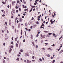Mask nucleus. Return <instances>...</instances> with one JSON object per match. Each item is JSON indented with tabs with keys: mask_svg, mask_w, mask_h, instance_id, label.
<instances>
[{
	"mask_svg": "<svg viewBox=\"0 0 63 63\" xmlns=\"http://www.w3.org/2000/svg\"><path fill=\"white\" fill-rule=\"evenodd\" d=\"M62 37H63V35H62V36H61V37H60L59 38V40H60L61 39V38H62Z\"/></svg>",
	"mask_w": 63,
	"mask_h": 63,
	"instance_id": "nucleus-14",
	"label": "nucleus"
},
{
	"mask_svg": "<svg viewBox=\"0 0 63 63\" xmlns=\"http://www.w3.org/2000/svg\"><path fill=\"white\" fill-rule=\"evenodd\" d=\"M52 46H55V45H54V44H53V45H52Z\"/></svg>",
	"mask_w": 63,
	"mask_h": 63,
	"instance_id": "nucleus-64",
	"label": "nucleus"
},
{
	"mask_svg": "<svg viewBox=\"0 0 63 63\" xmlns=\"http://www.w3.org/2000/svg\"><path fill=\"white\" fill-rule=\"evenodd\" d=\"M11 44H12V45H13V44H14V43L12 41L11 42Z\"/></svg>",
	"mask_w": 63,
	"mask_h": 63,
	"instance_id": "nucleus-22",
	"label": "nucleus"
},
{
	"mask_svg": "<svg viewBox=\"0 0 63 63\" xmlns=\"http://www.w3.org/2000/svg\"><path fill=\"white\" fill-rule=\"evenodd\" d=\"M9 5H8V6H7V7L8 8H9Z\"/></svg>",
	"mask_w": 63,
	"mask_h": 63,
	"instance_id": "nucleus-41",
	"label": "nucleus"
},
{
	"mask_svg": "<svg viewBox=\"0 0 63 63\" xmlns=\"http://www.w3.org/2000/svg\"><path fill=\"white\" fill-rule=\"evenodd\" d=\"M19 58H17V59H16V60H17V61H19Z\"/></svg>",
	"mask_w": 63,
	"mask_h": 63,
	"instance_id": "nucleus-11",
	"label": "nucleus"
},
{
	"mask_svg": "<svg viewBox=\"0 0 63 63\" xmlns=\"http://www.w3.org/2000/svg\"><path fill=\"white\" fill-rule=\"evenodd\" d=\"M14 39V37H12V40H13V39Z\"/></svg>",
	"mask_w": 63,
	"mask_h": 63,
	"instance_id": "nucleus-57",
	"label": "nucleus"
},
{
	"mask_svg": "<svg viewBox=\"0 0 63 63\" xmlns=\"http://www.w3.org/2000/svg\"><path fill=\"white\" fill-rule=\"evenodd\" d=\"M37 17L38 18H39V19H40V16H37Z\"/></svg>",
	"mask_w": 63,
	"mask_h": 63,
	"instance_id": "nucleus-16",
	"label": "nucleus"
},
{
	"mask_svg": "<svg viewBox=\"0 0 63 63\" xmlns=\"http://www.w3.org/2000/svg\"><path fill=\"white\" fill-rule=\"evenodd\" d=\"M3 46H5V45H6V44L5 43H3Z\"/></svg>",
	"mask_w": 63,
	"mask_h": 63,
	"instance_id": "nucleus-34",
	"label": "nucleus"
},
{
	"mask_svg": "<svg viewBox=\"0 0 63 63\" xmlns=\"http://www.w3.org/2000/svg\"><path fill=\"white\" fill-rule=\"evenodd\" d=\"M51 34H52V33H51V32H49V33H48L49 35H51Z\"/></svg>",
	"mask_w": 63,
	"mask_h": 63,
	"instance_id": "nucleus-15",
	"label": "nucleus"
},
{
	"mask_svg": "<svg viewBox=\"0 0 63 63\" xmlns=\"http://www.w3.org/2000/svg\"><path fill=\"white\" fill-rule=\"evenodd\" d=\"M34 57H35L34 56H33L32 57V58H33V59L34 58Z\"/></svg>",
	"mask_w": 63,
	"mask_h": 63,
	"instance_id": "nucleus-35",
	"label": "nucleus"
},
{
	"mask_svg": "<svg viewBox=\"0 0 63 63\" xmlns=\"http://www.w3.org/2000/svg\"><path fill=\"white\" fill-rule=\"evenodd\" d=\"M39 36V34H37L36 35V37H38Z\"/></svg>",
	"mask_w": 63,
	"mask_h": 63,
	"instance_id": "nucleus-47",
	"label": "nucleus"
},
{
	"mask_svg": "<svg viewBox=\"0 0 63 63\" xmlns=\"http://www.w3.org/2000/svg\"><path fill=\"white\" fill-rule=\"evenodd\" d=\"M18 44H16V47H18Z\"/></svg>",
	"mask_w": 63,
	"mask_h": 63,
	"instance_id": "nucleus-10",
	"label": "nucleus"
},
{
	"mask_svg": "<svg viewBox=\"0 0 63 63\" xmlns=\"http://www.w3.org/2000/svg\"><path fill=\"white\" fill-rule=\"evenodd\" d=\"M24 62H26V60H24Z\"/></svg>",
	"mask_w": 63,
	"mask_h": 63,
	"instance_id": "nucleus-62",
	"label": "nucleus"
},
{
	"mask_svg": "<svg viewBox=\"0 0 63 63\" xmlns=\"http://www.w3.org/2000/svg\"><path fill=\"white\" fill-rule=\"evenodd\" d=\"M20 51L21 52H23V50H22V49H21L20 50Z\"/></svg>",
	"mask_w": 63,
	"mask_h": 63,
	"instance_id": "nucleus-19",
	"label": "nucleus"
},
{
	"mask_svg": "<svg viewBox=\"0 0 63 63\" xmlns=\"http://www.w3.org/2000/svg\"><path fill=\"white\" fill-rule=\"evenodd\" d=\"M52 17H54V15H53V14H52Z\"/></svg>",
	"mask_w": 63,
	"mask_h": 63,
	"instance_id": "nucleus-53",
	"label": "nucleus"
},
{
	"mask_svg": "<svg viewBox=\"0 0 63 63\" xmlns=\"http://www.w3.org/2000/svg\"><path fill=\"white\" fill-rule=\"evenodd\" d=\"M16 13H18V10H17L16 11Z\"/></svg>",
	"mask_w": 63,
	"mask_h": 63,
	"instance_id": "nucleus-28",
	"label": "nucleus"
},
{
	"mask_svg": "<svg viewBox=\"0 0 63 63\" xmlns=\"http://www.w3.org/2000/svg\"><path fill=\"white\" fill-rule=\"evenodd\" d=\"M36 47H37V48L38 47V45H36Z\"/></svg>",
	"mask_w": 63,
	"mask_h": 63,
	"instance_id": "nucleus-61",
	"label": "nucleus"
},
{
	"mask_svg": "<svg viewBox=\"0 0 63 63\" xmlns=\"http://www.w3.org/2000/svg\"><path fill=\"white\" fill-rule=\"evenodd\" d=\"M35 6H34V5L32 6V8H35Z\"/></svg>",
	"mask_w": 63,
	"mask_h": 63,
	"instance_id": "nucleus-17",
	"label": "nucleus"
},
{
	"mask_svg": "<svg viewBox=\"0 0 63 63\" xmlns=\"http://www.w3.org/2000/svg\"><path fill=\"white\" fill-rule=\"evenodd\" d=\"M28 31H29V32H30V31H31V30H30V29H29Z\"/></svg>",
	"mask_w": 63,
	"mask_h": 63,
	"instance_id": "nucleus-40",
	"label": "nucleus"
},
{
	"mask_svg": "<svg viewBox=\"0 0 63 63\" xmlns=\"http://www.w3.org/2000/svg\"><path fill=\"white\" fill-rule=\"evenodd\" d=\"M32 11V8H31V10H30V12H29V13H31V12Z\"/></svg>",
	"mask_w": 63,
	"mask_h": 63,
	"instance_id": "nucleus-25",
	"label": "nucleus"
},
{
	"mask_svg": "<svg viewBox=\"0 0 63 63\" xmlns=\"http://www.w3.org/2000/svg\"><path fill=\"white\" fill-rule=\"evenodd\" d=\"M23 16H25V15H26V14H25V13L23 14Z\"/></svg>",
	"mask_w": 63,
	"mask_h": 63,
	"instance_id": "nucleus-50",
	"label": "nucleus"
},
{
	"mask_svg": "<svg viewBox=\"0 0 63 63\" xmlns=\"http://www.w3.org/2000/svg\"><path fill=\"white\" fill-rule=\"evenodd\" d=\"M42 25L43 27V26H44V22H43V23Z\"/></svg>",
	"mask_w": 63,
	"mask_h": 63,
	"instance_id": "nucleus-23",
	"label": "nucleus"
},
{
	"mask_svg": "<svg viewBox=\"0 0 63 63\" xmlns=\"http://www.w3.org/2000/svg\"><path fill=\"white\" fill-rule=\"evenodd\" d=\"M3 62L4 63H5V60H4V61H3Z\"/></svg>",
	"mask_w": 63,
	"mask_h": 63,
	"instance_id": "nucleus-60",
	"label": "nucleus"
},
{
	"mask_svg": "<svg viewBox=\"0 0 63 63\" xmlns=\"http://www.w3.org/2000/svg\"><path fill=\"white\" fill-rule=\"evenodd\" d=\"M35 60H32V62H35Z\"/></svg>",
	"mask_w": 63,
	"mask_h": 63,
	"instance_id": "nucleus-49",
	"label": "nucleus"
},
{
	"mask_svg": "<svg viewBox=\"0 0 63 63\" xmlns=\"http://www.w3.org/2000/svg\"><path fill=\"white\" fill-rule=\"evenodd\" d=\"M40 28H43V29H44V27H43H43H42V25H41V27H40Z\"/></svg>",
	"mask_w": 63,
	"mask_h": 63,
	"instance_id": "nucleus-21",
	"label": "nucleus"
},
{
	"mask_svg": "<svg viewBox=\"0 0 63 63\" xmlns=\"http://www.w3.org/2000/svg\"><path fill=\"white\" fill-rule=\"evenodd\" d=\"M16 9H17V8H18V7L17 6H16Z\"/></svg>",
	"mask_w": 63,
	"mask_h": 63,
	"instance_id": "nucleus-46",
	"label": "nucleus"
},
{
	"mask_svg": "<svg viewBox=\"0 0 63 63\" xmlns=\"http://www.w3.org/2000/svg\"><path fill=\"white\" fill-rule=\"evenodd\" d=\"M9 23H11V20H9Z\"/></svg>",
	"mask_w": 63,
	"mask_h": 63,
	"instance_id": "nucleus-58",
	"label": "nucleus"
},
{
	"mask_svg": "<svg viewBox=\"0 0 63 63\" xmlns=\"http://www.w3.org/2000/svg\"><path fill=\"white\" fill-rule=\"evenodd\" d=\"M17 3H19V0H17Z\"/></svg>",
	"mask_w": 63,
	"mask_h": 63,
	"instance_id": "nucleus-33",
	"label": "nucleus"
},
{
	"mask_svg": "<svg viewBox=\"0 0 63 63\" xmlns=\"http://www.w3.org/2000/svg\"><path fill=\"white\" fill-rule=\"evenodd\" d=\"M51 59H52V58H53V57H51Z\"/></svg>",
	"mask_w": 63,
	"mask_h": 63,
	"instance_id": "nucleus-51",
	"label": "nucleus"
},
{
	"mask_svg": "<svg viewBox=\"0 0 63 63\" xmlns=\"http://www.w3.org/2000/svg\"><path fill=\"white\" fill-rule=\"evenodd\" d=\"M25 29L26 30V31H28V29H27V28H25Z\"/></svg>",
	"mask_w": 63,
	"mask_h": 63,
	"instance_id": "nucleus-27",
	"label": "nucleus"
},
{
	"mask_svg": "<svg viewBox=\"0 0 63 63\" xmlns=\"http://www.w3.org/2000/svg\"><path fill=\"white\" fill-rule=\"evenodd\" d=\"M13 47H14V46H11V48H13Z\"/></svg>",
	"mask_w": 63,
	"mask_h": 63,
	"instance_id": "nucleus-18",
	"label": "nucleus"
},
{
	"mask_svg": "<svg viewBox=\"0 0 63 63\" xmlns=\"http://www.w3.org/2000/svg\"><path fill=\"white\" fill-rule=\"evenodd\" d=\"M38 20H40V19H39V18H38V19H37Z\"/></svg>",
	"mask_w": 63,
	"mask_h": 63,
	"instance_id": "nucleus-54",
	"label": "nucleus"
},
{
	"mask_svg": "<svg viewBox=\"0 0 63 63\" xmlns=\"http://www.w3.org/2000/svg\"><path fill=\"white\" fill-rule=\"evenodd\" d=\"M21 35H22V30H21Z\"/></svg>",
	"mask_w": 63,
	"mask_h": 63,
	"instance_id": "nucleus-9",
	"label": "nucleus"
},
{
	"mask_svg": "<svg viewBox=\"0 0 63 63\" xmlns=\"http://www.w3.org/2000/svg\"><path fill=\"white\" fill-rule=\"evenodd\" d=\"M12 11L14 14H15V9H13Z\"/></svg>",
	"mask_w": 63,
	"mask_h": 63,
	"instance_id": "nucleus-6",
	"label": "nucleus"
},
{
	"mask_svg": "<svg viewBox=\"0 0 63 63\" xmlns=\"http://www.w3.org/2000/svg\"><path fill=\"white\" fill-rule=\"evenodd\" d=\"M20 23H19L18 24V28H19V27H20Z\"/></svg>",
	"mask_w": 63,
	"mask_h": 63,
	"instance_id": "nucleus-7",
	"label": "nucleus"
},
{
	"mask_svg": "<svg viewBox=\"0 0 63 63\" xmlns=\"http://www.w3.org/2000/svg\"><path fill=\"white\" fill-rule=\"evenodd\" d=\"M18 16H20V15L18 14Z\"/></svg>",
	"mask_w": 63,
	"mask_h": 63,
	"instance_id": "nucleus-63",
	"label": "nucleus"
},
{
	"mask_svg": "<svg viewBox=\"0 0 63 63\" xmlns=\"http://www.w3.org/2000/svg\"><path fill=\"white\" fill-rule=\"evenodd\" d=\"M27 60V63H31V61H29V60Z\"/></svg>",
	"mask_w": 63,
	"mask_h": 63,
	"instance_id": "nucleus-3",
	"label": "nucleus"
},
{
	"mask_svg": "<svg viewBox=\"0 0 63 63\" xmlns=\"http://www.w3.org/2000/svg\"><path fill=\"white\" fill-rule=\"evenodd\" d=\"M4 59H6V57H4Z\"/></svg>",
	"mask_w": 63,
	"mask_h": 63,
	"instance_id": "nucleus-55",
	"label": "nucleus"
},
{
	"mask_svg": "<svg viewBox=\"0 0 63 63\" xmlns=\"http://www.w3.org/2000/svg\"><path fill=\"white\" fill-rule=\"evenodd\" d=\"M42 49H44V50H45V47H42Z\"/></svg>",
	"mask_w": 63,
	"mask_h": 63,
	"instance_id": "nucleus-12",
	"label": "nucleus"
},
{
	"mask_svg": "<svg viewBox=\"0 0 63 63\" xmlns=\"http://www.w3.org/2000/svg\"><path fill=\"white\" fill-rule=\"evenodd\" d=\"M41 20L42 21H44V19H41Z\"/></svg>",
	"mask_w": 63,
	"mask_h": 63,
	"instance_id": "nucleus-52",
	"label": "nucleus"
},
{
	"mask_svg": "<svg viewBox=\"0 0 63 63\" xmlns=\"http://www.w3.org/2000/svg\"><path fill=\"white\" fill-rule=\"evenodd\" d=\"M17 56H18V57H19V56H20V55H19V54H18Z\"/></svg>",
	"mask_w": 63,
	"mask_h": 63,
	"instance_id": "nucleus-30",
	"label": "nucleus"
},
{
	"mask_svg": "<svg viewBox=\"0 0 63 63\" xmlns=\"http://www.w3.org/2000/svg\"><path fill=\"white\" fill-rule=\"evenodd\" d=\"M22 18H24V16H22Z\"/></svg>",
	"mask_w": 63,
	"mask_h": 63,
	"instance_id": "nucleus-36",
	"label": "nucleus"
},
{
	"mask_svg": "<svg viewBox=\"0 0 63 63\" xmlns=\"http://www.w3.org/2000/svg\"><path fill=\"white\" fill-rule=\"evenodd\" d=\"M42 59L43 60H44L45 59H44V57H42Z\"/></svg>",
	"mask_w": 63,
	"mask_h": 63,
	"instance_id": "nucleus-37",
	"label": "nucleus"
},
{
	"mask_svg": "<svg viewBox=\"0 0 63 63\" xmlns=\"http://www.w3.org/2000/svg\"><path fill=\"white\" fill-rule=\"evenodd\" d=\"M39 60L40 61H42V60L41 59H39Z\"/></svg>",
	"mask_w": 63,
	"mask_h": 63,
	"instance_id": "nucleus-29",
	"label": "nucleus"
},
{
	"mask_svg": "<svg viewBox=\"0 0 63 63\" xmlns=\"http://www.w3.org/2000/svg\"><path fill=\"white\" fill-rule=\"evenodd\" d=\"M2 3H3V4H5V2H4V1L2 2Z\"/></svg>",
	"mask_w": 63,
	"mask_h": 63,
	"instance_id": "nucleus-38",
	"label": "nucleus"
},
{
	"mask_svg": "<svg viewBox=\"0 0 63 63\" xmlns=\"http://www.w3.org/2000/svg\"><path fill=\"white\" fill-rule=\"evenodd\" d=\"M19 21L20 22H22V19L21 18H19L18 19Z\"/></svg>",
	"mask_w": 63,
	"mask_h": 63,
	"instance_id": "nucleus-1",
	"label": "nucleus"
},
{
	"mask_svg": "<svg viewBox=\"0 0 63 63\" xmlns=\"http://www.w3.org/2000/svg\"><path fill=\"white\" fill-rule=\"evenodd\" d=\"M36 23L37 24H39V22H37Z\"/></svg>",
	"mask_w": 63,
	"mask_h": 63,
	"instance_id": "nucleus-44",
	"label": "nucleus"
},
{
	"mask_svg": "<svg viewBox=\"0 0 63 63\" xmlns=\"http://www.w3.org/2000/svg\"><path fill=\"white\" fill-rule=\"evenodd\" d=\"M25 39H24L23 40V42H25Z\"/></svg>",
	"mask_w": 63,
	"mask_h": 63,
	"instance_id": "nucleus-48",
	"label": "nucleus"
},
{
	"mask_svg": "<svg viewBox=\"0 0 63 63\" xmlns=\"http://www.w3.org/2000/svg\"><path fill=\"white\" fill-rule=\"evenodd\" d=\"M7 33H9V31H8V30H7Z\"/></svg>",
	"mask_w": 63,
	"mask_h": 63,
	"instance_id": "nucleus-42",
	"label": "nucleus"
},
{
	"mask_svg": "<svg viewBox=\"0 0 63 63\" xmlns=\"http://www.w3.org/2000/svg\"><path fill=\"white\" fill-rule=\"evenodd\" d=\"M1 31H2V33H4V31H3V30H2Z\"/></svg>",
	"mask_w": 63,
	"mask_h": 63,
	"instance_id": "nucleus-43",
	"label": "nucleus"
},
{
	"mask_svg": "<svg viewBox=\"0 0 63 63\" xmlns=\"http://www.w3.org/2000/svg\"><path fill=\"white\" fill-rule=\"evenodd\" d=\"M52 63H54V62H55V60H53L52 62Z\"/></svg>",
	"mask_w": 63,
	"mask_h": 63,
	"instance_id": "nucleus-8",
	"label": "nucleus"
},
{
	"mask_svg": "<svg viewBox=\"0 0 63 63\" xmlns=\"http://www.w3.org/2000/svg\"><path fill=\"white\" fill-rule=\"evenodd\" d=\"M32 44H33V46H35V44H34V42H32Z\"/></svg>",
	"mask_w": 63,
	"mask_h": 63,
	"instance_id": "nucleus-24",
	"label": "nucleus"
},
{
	"mask_svg": "<svg viewBox=\"0 0 63 63\" xmlns=\"http://www.w3.org/2000/svg\"><path fill=\"white\" fill-rule=\"evenodd\" d=\"M45 44L46 45H48V43H45Z\"/></svg>",
	"mask_w": 63,
	"mask_h": 63,
	"instance_id": "nucleus-56",
	"label": "nucleus"
},
{
	"mask_svg": "<svg viewBox=\"0 0 63 63\" xmlns=\"http://www.w3.org/2000/svg\"><path fill=\"white\" fill-rule=\"evenodd\" d=\"M19 11H21V9L20 8H19Z\"/></svg>",
	"mask_w": 63,
	"mask_h": 63,
	"instance_id": "nucleus-20",
	"label": "nucleus"
},
{
	"mask_svg": "<svg viewBox=\"0 0 63 63\" xmlns=\"http://www.w3.org/2000/svg\"><path fill=\"white\" fill-rule=\"evenodd\" d=\"M31 24V22H30V21L29 22V25L30 24Z\"/></svg>",
	"mask_w": 63,
	"mask_h": 63,
	"instance_id": "nucleus-13",
	"label": "nucleus"
},
{
	"mask_svg": "<svg viewBox=\"0 0 63 63\" xmlns=\"http://www.w3.org/2000/svg\"><path fill=\"white\" fill-rule=\"evenodd\" d=\"M35 10H36V9L35 8H34L33 9V11H35Z\"/></svg>",
	"mask_w": 63,
	"mask_h": 63,
	"instance_id": "nucleus-32",
	"label": "nucleus"
},
{
	"mask_svg": "<svg viewBox=\"0 0 63 63\" xmlns=\"http://www.w3.org/2000/svg\"><path fill=\"white\" fill-rule=\"evenodd\" d=\"M25 55L26 56H29V55H28V53H26L25 54Z\"/></svg>",
	"mask_w": 63,
	"mask_h": 63,
	"instance_id": "nucleus-5",
	"label": "nucleus"
},
{
	"mask_svg": "<svg viewBox=\"0 0 63 63\" xmlns=\"http://www.w3.org/2000/svg\"><path fill=\"white\" fill-rule=\"evenodd\" d=\"M9 25L11 26V23H9Z\"/></svg>",
	"mask_w": 63,
	"mask_h": 63,
	"instance_id": "nucleus-31",
	"label": "nucleus"
},
{
	"mask_svg": "<svg viewBox=\"0 0 63 63\" xmlns=\"http://www.w3.org/2000/svg\"><path fill=\"white\" fill-rule=\"evenodd\" d=\"M26 10L27 11H28V9H27L24 10V11H26Z\"/></svg>",
	"mask_w": 63,
	"mask_h": 63,
	"instance_id": "nucleus-26",
	"label": "nucleus"
},
{
	"mask_svg": "<svg viewBox=\"0 0 63 63\" xmlns=\"http://www.w3.org/2000/svg\"><path fill=\"white\" fill-rule=\"evenodd\" d=\"M12 50V49L11 48H10V50H9V53H11Z\"/></svg>",
	"mask_w": 63,
	"mask_h": 63,
	"instance_id": "nucleus-4",
	"label": "nucleus"
},
{
	"mask_svg": "<svg viewBox=\"0 0 63 63\" xmlns=\"http://www.w3.org/2000/svg\"><path fill=\"white\" fill-rule=\"evenodd\" d=\"M56 20H54V21H52V19H51V20H50V22L51 23V24H52L53 23V22H55Z\"/></svg>",
	"mask_w": 63,
	"mask_h": 63,
	"instance_id": "nucleus-2",
	"label": "nucleus"
},
{
	"mask_svg": "<svg viewBox=\"0 0 63 63\" xmlns=\"http://www.w3.org/2000/svg\"><path fill=\"white\" fill-rule=\"evenodd\" d=\"M14 18V17L13 16H12L11 17V18Z\"/></svg>",
	"mask_w": 63,
	"mask_h": 63,
	"instance_id": "nucleus-45",
	"label": "nucleus"
},
{
	"mask_svg": "<svg viewBox=\"0 0 63 63\" xmlns=\"http://www.w3.org/2000/svg\"><path fill=\"white\" fill-rule=\"evenodd\" d=\"M18 22H19V21L18 20H17V23H18Z\"/></svg>",
	"mask_w": 63,
	"mask_h": 63,
	"instance_id": "nucleus-59",
	"label": "nucleus"
},
{
	"mask_svg": "<svg viewBox=\"0 0 63 63\" xmlns=\"http://www.w3.org/2000/svg\"><path fill=\"white\" fill-rule=\"evenodd\" d=\"M5 24H6V25H7V22H5Z\"/></svg>",
	"mask_w": 63,
	"mask_h": 63,
	"instance_id": "nucleus-39",
	"label": "nucleus"
}]
</instances>
